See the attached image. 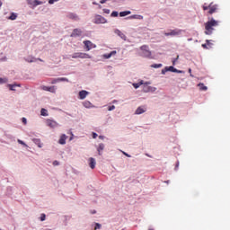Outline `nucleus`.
<instances>
[{
    "label": "nucleus",
    "mask_w": 230,
    "mask_h": 230,
    "mask_svg": "<svg viewBox=\"0 0 230 230\" xmlns=\"http://www.w3.org/2000/svg\"><path fill=\"white\" fill-rule=\"evenodd\" d=\"M58 1H59V0H49V4H54L55 2H58Z\"/></svg>",
    "instance_id": "47"
},
{
    "label": "nucleus",
    "mask_w": 230,
    "mask_h": 230,
    "mask_svg": "<svg viewBox=\"0 0 230 230\" xmlns=\"http://www.w3.org/2000/svg\"><path fill=\"white\" fill-rule=\"evenodd\" d=\"M119 35L122 38V39H126V36L124 35V33H122L121 31H118Z\"/></svg>",
    "instance_id": "35"
},
{
    "label": "nucleus",
    "mask_w": 230,
    "mask_h": 230,
    "mask_svg": "<svg viewBox=\"0 0 230 230\" xmlns=\"http://www.w3.org/2000/svg\"><path fill=\"white\" fill-rule=\"evenodd\" d=\"M18 143L25 147L28 146V145H26V143H24V141L21 140V139H18Z\"/></svg>",
    "instance_id": "32"
},
{
    "label": "nucleus",
    "mask_w": 230,
    "mask_h": 230,
    "mask_svg": "<svg viewBox=\"0 0 230 230\" xmlns=\"http://www.w3.org/2000/svg\"><path fill=\"white\" fill-rule=\"evenodd\" d=\"M22 123H23L24 125H26V124H27L26 118H22Z\"/></svg>",
    "instance_id": "48"
},
{
    "label": "nucleus",
    "mask_w": 230,
    "mask_h": 230,
    "mask_svg": "<svg viewBox=\"0 0 230 230\" xmlns=\"http://www.w3.org/2000/svg\"><path fill=\"white\" fill-rule=\"evenodd\" d=\"M97 137H98L97 133L93 132V139H96Z\"/></svg>",
    "instance_id": "46"
},
{
    "label": "nucleus",
    "mask_w": 230,
    "mask_h": 230,
    "mask_svg": "<svg viewBox=\"0 0 230 230\" xmlns=\"http://www.w3.org/2000/svg\"><path fill=\"white\" fill-rule=\"evenodd\" d=\"M181 30L179 29H175V30H172L170 31V32H165L164 36H179L180 34H181Z\"/></svg>",
    "instance_id": "5"
},
{
    "label": "nucleus",
    "mask_w": 230,
    "mask_h": 230,
    "mask_svg": "<svg viewBox=\"0 0 230 230\" xmlns=\"http://www.w3.org/2000/svg\"><path fill=\"white\" fill-rule=\"evenodd\" d=\"M46 125L50 128H56L58 126L57 121L49 119H46Z\"/></svg>",
    "instance_id": "6"
},
{
    "label": "nucleus",
    "mask_w": 230,
    "mask_h": 230,
    "mask_svg": "<svg viewBox=\"0 0 230 230\" xmlns=\"http://www.w3.org/2000/svg\"><path fill=\"white\" fill-rule=\"evenodd\" d=\"M58 83H59L58 78L53 79L51 81V84H58Z\"/></svg>",
    "instance_id": "40"
},
{
    "label": "nucleus",
    "mask_w": 230,
    "mask_h": 230,
    "mask_svg": "<svg viewBox=\"0 0 230 230\" xmlns=\"http://www.w3.org/2000/svg\"><path fill=\"white\" fill-rule=\"evenodd\" d=\"M172 73H183V71L178 70L176 68H173V72Z\"/></svg>",
    "instance_id": "44"
},
{
    "label": "nucleus",
    "mask_w": 230,
    "mask_h": 230,
    "mask_svg": "<svg viewBox=\"0 0 230 230\" xmlns=\"http://www.w3.org/2000/svg\"><path fill=\"white\" fill-rule=\"evenodd\" d=\"M107 1L106 0H102L100 3L102 4H105Z\"/></svg>",
    "instance_id": "52"
},
{
    "label": "nucleus",
    "mask_w": 230,
    "mask_h": 230,
    "mask_svg": "<svg viewBox=\"0 0 230 230\" xmlns=\"http://www.w3.org/2000/svg\"><path fill=\"white\" fill-rule=\"evenodd\" d=\"M53 164L54 165H58V161H54Z\"/></svg>",
    "instance_id": "53"
},
{
    "label": "nucleus",
    "mask_w": 230,
    "mask_h": 230,
    "mask_svg": "<svg viewBox=\"0 0 230 230\" xmlns=\"http://www.w3.org/2000/svg\"><path fill=\"white\" fill-rule=\"evenodd\" d=\"M68 17L73 20H78V16L75 13H69Z\"/></svg>",
    "instance_id": "27"
},
{
    "label": "nucleus",
    "mask_w": 230,
    "mask_h": 230,
    "mask_svg": "<svg viewBox=\"0 0 230 230\" xmlns=\"http://www.w3.org/2000/svg\"><path fill=\"white\" fill-rule=\"evenodd\" d=\"M38 60L42 61L40 58H38Z\"/></svg>",
    "instance_id": "59"
},
{
    "label": "nucleus",
    "mask_w": 230,
    "mask_h": 230,
    "mask_svg": "<svg viewBox=\"0 0 230 230\" xmlns=\"http://www.w3.org/2000/svg\"><path fill=\"white\" fill-rule=\"evenodd\" d=\"M198 87H199V90L202 92H207L208 91V86H205L203 83H199L198 84Z\"/></svg>",
    "instance_id": "18"
},
{
    "label": "nucleus",
    "mask_w": 230,
    "mask_h": 230,
    "mask_svg": "<svg viewBox=\"0 0 230 230\" xmlns=\"http://www.w3.org/2000/svg\"><path fill=\"white\" fill-rule=\"evenodd\" d=\"M129 14H131L130 11H125V12H121L119 13L120 17H125V16L129 15Z\"/></svg>",
    "instance_id": "22"
},
{
    "label": "nucleus",
    "mask_w": 230,
    "mask_h": 230,
    "mask_svg": "<svg viewBox=\"0 0 230 230\" xmlns=\"http://www.w3.org/2000/svg\"><path fill=\"white\" fill-rule=\"evenodd\" d=\"M29 4H31L33 7H36L37 5H40L43 3L40 2V1L34 0V1L31 2V3H29Z\"/></svg>",
    "instance_id": "19"
},
{
    "label": "nucleus",
    "mask_w": 230,
    "mask_h": 230,
    "mask_svg": "<svg viewBox=\"0 0 230 230\" xmlns=\"http://www.w3.org/2000/svg\"><path fill=\"white\" fill-rule=\"evenodd\" d=\"M151 67L155 68V69H159L160 67H163L162 64H153L151 65Z\"/></svg>",
    "instance_id": "26"
},
{
    "label": "nucleus",
    "mask_w": 230,
    "mask_h": 230,
    "mask_svg": "<svg viewBox=\"0 0 230 230\" xmlns=\"http://www.w3.org/2000/svg\"><path fill=\"white\" fill-rule=\"evenodd\" d=\"M104 147H105V146H104V144L103 143H101L100 145H99V146H98V148H97V150H98V152H99V155H102V151H103L104 150Z\"/></svg>",
    "instance_id": "20"
},
{
    "label": "nucleus",
    "mask_w": 230,
    "mask_h": 230,
    "mask_svg": "<svg viewBox=\"0 0 230 230\" xmlns=\"http://www.w3.org/2000/svg\"><path fill=\"white\" fill-rule=\"evenodd\" d=\"M95 213H96L95 211L92 212V214H95Z\"/></svg>",
    "instance_id": "58"
},
{
    "label": "nucleus",
    "mask_w": 230,
    "mask_h": 230,
    "mask_svg": "<svg viewBox=\"0 0 230 230\" xmlns=\"http://www.w3.org/2000/svg\"><path fill=\"white\" fill-rule=\"evenodd\" d=\"M143 84H144L143 81H140L139 83H134L133 87H135V89H138V87Z\"/></svg>",
    "instance_id": "23"
},
{
    "label": "nucleus",
    "mask_w": 230,
    "mask_h": 230,
    "mask_svg": "<svg viewBox=\"0 0 230 230\" xmlns=\"http://www.w3.org/2000/svg\"><path fill=\"white\" fill-rule=\"evenodd\" d=\"M58 82H69V80L66 77H58Z\"/></svg>",
    "instance_id": "30"
},
{
    "label": "nucleus",
    "mask_w": 230,
    "mask_h": 230,
    "mask_svg": "<svg viewBox=\"0 0 230 230\" xmlns=\"http://www.w3.org/2000/svg\"><path fill=\"white\" fill-rule=\"evenodd\" d=\"M43 91H46V92H49L51 93H56V88L55 86H43Z\"/></svg>",
    "instance_id": "12"
},
{
    "label": "nucleus",
    "mask_w": 230,
    "mask_h": 230,
    "mask_svg": "<svg viewBox=\"0 0 230 230\" xmlns=\"http://www.w3.org/2000/svg\"><path fill=\"white\" fill-rule=\"evenodd\" d=\"M140 49H142V57L144 58H150L152 55V52L148 49V46L144 45L140 47Z\"/></svg>",
    "instance_id": "3"
},
{
    "label": "nucleus",
    "mask_w": 230,
    "mask_h": 230,
    "mask_svg": "<svg viewBox=\"0 0 230 230\" xmlns=\"http://www.w3.org/2000/svg\"><path fill=\"white\" fill-rule=\"evenodd\" d=\"M156 88H153L152 86H148V83H146L144 84V88H142V91L146 93H150V92H155Z\"/></svg>",
    "instance_id": "9"
},
{
    "label": "nucleus",
    "mask_w": 230,
    "mask_h": 230,
    "mask_svg": "<svg viewBox=\"0 0 230 230\" xmlns=\"http://www.w3.org/2000/svg\"><path fill=\"white\" fill-rule=\"evenodd\" d=\"M88 94H89V93L87 91H84V90L80 91L79 92V100L84 101L87 97Z\"/></svg>",
    "instance_id": "11"
},
{
    "label": "nucleus",
    "mask_w": 230,
    "mask_h": 230,
    "mask_svg": "<svg viewBox=\"0 0 230 230\" xmlns=\"http://www.w3.org/2000/svg\"><path fill=\"white\" fill-rule=\"evenodd\" d=\"M103 11H104L105 13H108V14L110 13V10L109 9H104Z\"/></svg>",
    "instance_id": "50"
},
{
    "label": "nucleus",
    "mask_w": 230,
    "mask_h": 230,
    "mask_svg": "<svg viewBox=\"0 0 230 230\" xmlns=\"http://www.w3.org/2000/svg\"><path fill=\"white\" fill-rule=\"evenodd\" d=\"M123 155H126L127 157H131V155H128V153H126V152H123Z\"/></svg>",
    "instance_id": "49"
},
{
    "label": "nucleus",
    "mask_w": 230,
    "mask_h": 230,
    "mask_svg": "<svg viewBox=\"0 0 230 230\" xmlns=\"http://www.w3.org/2000/svg\"><path fill=\"white\" fill-rule=\"evenodd\" d=\"M149 230H154V229H149Z\"/></svg>",
    "instance_id": "61"
},
{
    "label": "nucleus",
    "mask_w": 230,
    "mask_h": 230,
    "mask_svg": "<svg viewBox=\"0 0 230 230\" xmlns=\"http://www.w3.org/2000/svg\"><path fill=\"white\" fill-rule=\"evenodd\" d=\"M34 142H35L36 145H38L39 148L42 147V143L40 141V139H35Z\"/></svg>",
    "instance_id": "29"
},
{
    "label": "nucleus",
    "mask_w": 230,
    "mask_h": 230,
    "mask_svg": "<svg viewBox=\"0 0 230 230\" xmlns=\"http://www.w3.org/2000/svg\"><path fill=\"white\" fill-rule=\"evenodd\" d=\"M99 138H100V139H103V137H102V136H100Z\"/></svg>",
    "instance_id": "55"
},
{
    "label": "nucleus",
    "mask_w": 230,
    "mask_h": 230,
    "mask_svg": "<svg viewBox=\"0 0 230 230\" xmlns=\"http://www.w3.org/2000/svg\"><path fill=\"white\" fill-rule=\"evenodd\" d=\"M107 1H111V0H106V2H107Z\"/></svg>",
    "instance_id": "60"
},
{
    "label": "nucleus",
    "mask_w": 230,
    "mask_h": 230,
    "mask_svg": "<svg viewBox=\"0 0 230 230\" xmlns=\"http://www.w3.org/2000/svg\"><path fill=\"white\" fill-rule=\"evenodd\" d=\"M45 219H46V216L44 214H42L40 216V221H45Z\"/></svg>",
    "instance_id": "42"
},
{
    "label": "nucleus",
    "mask_w": 230,
    "mask_h": 230,
    "mask_svg": "<svg viewBox=\"0 0 230 230\" xmlns=\"http://www.w3.org/2000/svg\"><path fill=\"white\" fill-rule=\"evenodd\" d=\"M116 109V107L114 106V105H112V106H110L109 108H108V111H114Z\"/></svg>",
    "instance_id": "38"
},
{
    "label": "nucleus",
    "mask_w": 230,
    "mask_h": 230,
    "mask_svg": "<svg viewBox=\"0 0 230 230\" xmlns=\"http://www.w3.org/2000/svg\"><path fill=\"white\" fill-rule=\"evenodd\" d=\"M167 71H171V73H173L174 67L173 66H166Z\"/></svg>",
    "instance_id": "33"
},
{
    "label": "nucleus",
    "mask_w": 230,
    "mask_h": 230,
    "mask_svg": "<svg viewBox=\"0 0 230 230\" xmlns=\"http://www.w3.org/2000/svg\"><path fill=\"white\" fill-rule=\"evenodd\" d=\"M15 19H17V14L12 13L11 15H10V17H9V20L14 21Z\"/></svg>",
    "instance_id": "28"
},
{
    "label": "nucleus",
    "mask_w": 230,
    "mask_h": 230,
    "mask_svg": "<svg viewBox=\"0 0 230 230\" xmlns=\"http://www.w3.org/2000/svg\"><path fill=\"white\" fill-rule=\"evenodd\" d=\"M188 71H189V73H191V71H192V70H191V68H189V70H188Z\"/></svg>",
    "instance_id": "54"
},
{
    "label": "nucleus",
    "mask_w": 230,
    "mask_h": 230,
    "mask_svg": "<svg viewBox=\"0 0 230 230\" xmlns=\"http://www.w3.org/2000/svg\"><path fill=\"white\" fill-rule=\"evenodd\" d=\"M84 46H85L87 51H89V50L92 49L96 48V45H94V44H93L92 41H90V40H84Z\"/></svg>",
    "instance_id": "8"
},
{
    "label": "nucleus",
    "mask_w": 230,
    "mask_h": 230,
    "mask_svg": "<svg viewBox=\"0 0 230 230\" xmlns=\"http://www.w3.org/2000/svg\"><path fill=\"white\" fill-rule=\"evenodd\" d=\"M101 227H102V226L97 223V224L95 225V228H94V229H95V230L101 229Z\"/></svg>",
    "instance_id": "43"
},
{
    "label": "nucleus",
    "mask_w": 230,
    "mask_h": 230,
    "mask_svg": "<svg viewBox=\"0 0 230 230\" xmlns=\"http://www.w3.org/2000/svg\"><path fill=\"white\" fill-rule=\"evenodd\" d=\"M89 165H90L91 169H93V170L95 168L96 162L93 157L89 158Z\"/></svg>",
    "instance_id": "15"
},
{
    "label": "nucleus",
    "mask_w": 230,
    "mask_h": 230,
    "mask_svg": "<svg viewBox=\"0 0 230 230\" xmlns=\"http://www.w3.org/2000/svg\"><path fill=\"white\" fill-rule=\"evenodd\" d=\"M9 87L11 91H15L14 87H17V84H9Z\"/></svg>",
    "instance_id": "34"
},
{
    "label": "nucleus",
    "mask_w": 230,
    "mask_h": 230,
    "mask_svg": "<svg viewBox=\"0 0 230 230\" xmlns=\"http://www.w3.org/2000/svg\"><path fill=\"white\" fill-rule=\"evenodd\" d=\"M67 139V137L66 134H62L60 137V139L58 140V143L60 145H66V140Z\"/></svg>",
    "instance_id": "14"
},
{
    "label": "nucleus",
    "mask_w": 230,
    "mask_h": 230,
    "mask_svg": "<svg viewBox=\"0 0 230 230\" xmlns=\"http://www.w3.org/2000/svg\"><path fill=\"white\" fill-rule=\"evenodd\" d=\"M83 106H84V108H86V109H92V108H93V105L92 102H89V101H84V102H83Z\"/></svg>",
    "instance_id": "16"
},
{
    "label": "nucleus",
    "mask_w": 230,
    "mask_h": 230,
    "mask_svg": "<svg viewBox=\"0 0 230 230\" xmlns=\"http://www.w3.org/2000/svg\"><path fill=\"white\" fill-rule=\"evenodd\" d=\"M220 22L216 21L214 18H208V22L204 23L206 35H212L216 28L219 26Z\"/></svg>",
    "instance_id": "1"
},
{
    "label": "nucleus",
    "mask_w": 230,
    "mask_h": 230,
    "mask_svg": "<svg viewBox=\"0 0 230 230\" xmlns=\"http://www.w3.org/2000/svg\"><path fill=\"white\" fill-rule=\"evenodd\" d=\"M167 72H168L167 66H165L164 69H163V70L161 71V74H162V75H165V73H167Z\"/></svg>",
    "instance_id": "37"
},
{
    "label": "nucleus",
    "mask_w": 230,
    "mask_h": 230,
    "mask_svg": "<svg viewBox=\"0 0 230 230\" xmlns=\"http://www.w3.org/2000/svg\"><path fill=\"white\" fill-rule=\"evenodd\" d=\"M106 22H107V20L101 15H97L94 19V23L96 24H104Z\"/></svg>",
    "instance_id": "7"
},
{
    "label": "nucleus",
    "mask_w": 230,
    "mask_h": 230,
    "mask_svg": "<svg viewBox=\"0 0 230 230\" xmlns=\"http://www.w3.org/2000/svg\"><path fill=\"white\" fill-rule=\"evenodd\" d=\"M146 111V106H139L137 108V111H135V115H142Z\"/></svg>",
    "instance_id": "10"
},
{
    "label": "nucleus",
    "mask_w": 230,
    "mask_h": 230,
    "mask_svg": "<svg viewBox=\"0 0 230 230\" xmlns=\"http://www.w3.org/2000/svg\"><path fill=\"white\" fill-rule=\"evenodd\" d=\"M201 47H202V48H204V49H209V47L208 46V44H207V43L202 44V45H201Z\"/></svg>",
    "instance_id": "45"
},
{
    "label": "nucleus",
    "mask_w": 230,
    "mask_h": 230,
    "mask_svg": "<svg viewBox=\"0 0 230 230\" xmlns=\"http://www.w3.org/2000/svg\"><path fill=\"white\" fill-rule=\"evenodd\" d=\"M25 60L29 63H32V62H35L37 59H35V58H33V57H29V58H25Z\"/></svg>",
    "instance_id": "25"
},
{
    "label": "nucleus",
    "mask_w": 230,
    "mask_h": 230,
    "mask_svg": "<svg viewBox=\"0 0 230 230\" xmlns=\"http://www.w3.org/2000/svg\"><path fill=\"white\" fill-rule=\"evenodd\" d=\"M116 54H117V51L114 50V51H111V52L109 53V54L103 55V57H104L106 59H108V58H111L113 55H116Z\"/></svg>",
    "instance_id": "21"
},
{
    "label": "nucleus",
    "mask_w": 230,
    "mask_h": 230,
    "mask_svg": "<svg viewBox=\"0 0 230 230\" xmlns=\"http://www.w3.org/2000/svg\"><path fill=\"white\" fill-rule=\"evenodd\" d=\"M119 13L118 12H112L111 17H118Z\"/></svg>",
    "instance_id": "39"
},
{
    "label": "nucleus",
    "mask_w": 230,
    "mask_h": 230,
    "mask_svg": "<svg viewBox=\"0 0 230 230\" xmlns=\"http://www.w3.org/2000/svg\"><path fill=\"white\" fill-rule=\"evenodd\" d=\"M113 103H117V101H116V100H114V101H113Z\"/></svg>",
    "instance_id": "57"
},
{
    "label": "nucleus",
    "mask_w": 230,
    "mask_h": 230,
    "mask_svg": "<svg viewBox=\"0 0 230 230\" xmlns=\"http://www.w3.org/2000/svg\"><path fill=\"white\" fill-rule=\"evenodd\" d=\"M40 115L43 117H47L48 116V111L46 109L42 108L40 111Z\"/></svg>",
    "instance_id": "24"
},
{
    "label": "nucleus",
    "mask_w": 230,
    "mask_h": 230,
    "mask_svg": "<svg viewBox=\"0 0 230 230\" xmlns=\"http://www.w3.org/2000/svg\"><path fill=\"white\" fill-rule=\"evenodd\" d=\"M202 9L204 12L207 11V15H212L218 11V4H215L214 2L210 3L208 5L204 4L202 5Z\"/></svg>",
    "instance_id": "2"
},
{
    "label": "nucleus",
    "mask_w": 230,
    "mask_h": 230,
    "mask_svg": "<svg viewBox=\"0 0 230 230\" xmlns=\"http://www.w3.org/2000/svg\"><path fill=\"white\" fill-rule=\"evenodd\" d=\"M93 4L99 5V8H102V5L98 4L96 2H93Z\"/></svg>",
    "instance_id": "51"
},
{
    "label": "nucleus",
    "mask_w": 230,
    "mask_h": 230,
    "mask_svg": "<svg viewBox=\"0 0 230 230\" xmlns=\"http://www.w3.org/2000/svg\"><path fill=\"white\" fill-rule=\"evenodd\" d=\"M206 43H207L208 49H211V48H212L213 43H211V40H206Z\"/></svg>",
    "instance_id": "31"
},
{
    "label": "nucleus",
    "mask_w": 230,
    "mask_h": 230,
    "mask_svg": "<svg viewBox=\"0 0 230 230\" xmlns=\"http://www.w3.org/2000/svg\"><path fill=\"white\" fill-rule=\"evenodd\" d=\"M3 5V2H0V6H2Z\"/></svg>",
    "instance_id": "56"
},
{
    "label": "nucleus",
    "mask_w": 230,
    "mask_h": 230,
    "mask_svg": "<svg viewBox=\"0 0 230 230\" xmlns=\"http://www.w3.org/2000/svg\"><path fill=\"white\" fill-rule=\"evenodd\" d=\"M73 58H91L92 57L89 54L76 52L71 56Z\"/></svg>",
    "instance_id": "4"
},
{
    "label": "nucleus",
    "mask_w": 230,
    "mask_h": 230,
    "mask_svg": "<svg viewBox=\"0 0 230 230\" xmlns=\"http://www.w3.org/2000/svg\"><path fill=\"white\" fill-rule=\"evenodd\" d=\"M83 31L79 29H75L73 33L71 34V37H79L81 36Z\"/></svg>",
    "instance_id": "13"
},
{
    "label": "nucleus",
    "mask_w": 230,
    "mask_h": 230,
    "mask_svg": "<svg viewBox=\"0 0 230 230\" xmlns=\"http://www.w3.org/2000/svg\"><path fill=\"white\" fill-rule=\"evenodd\" d=\"M179 59V56L176 57V58L172 59V65L175 66L176 65V61Z\"/></svg>",
    "instance_id": "36"
},
{
    "label": "nucleus",
    "mask_w": 230,
    "mask_h": 230,
    "mask_svg": "<svg viewBox=\"0 0 230 230\" xmlns=\"http://www.w3.org/2000/svg\"><path fill=\"white\" fill-rule=\"evenodd\" d=\"M128 19H130V20H132V19H135V20H143L144 17H143L142 15L135 14V15L129 16Z\"/></svg>",
    "instance_id": "17"
},
{
    "label": "nucleus",
    "mask_w": 230,
    "mask_h": 230,
    "mask_svg": "<svg viewBox=\"0 0 230 230\" xmlns=\"http://www.w3.org/2000/svg\"><path fill=\"white\" fill-rule=\"evenodd\" d=\"M7 79L0 78V84H5Z\"/></svg>",
    "instance_id": "41"
}]
</instances>
